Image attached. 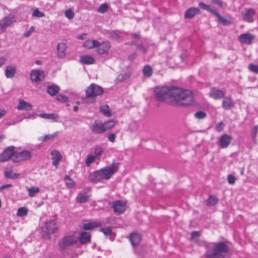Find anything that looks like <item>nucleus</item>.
<instances>
[{
	"label": "nucleus",
	"instance_id": "1",
	"mask_svg": "<svg viewBox=\"0 0 258 258\" xmlns=\"http://www.w3.org/2000/svg\"><path fill=\"white\" fill-rule=\"evenodd\" d=\"M154 95L160 101H166L169 99L173 104L178 106H188L192 104V93L189 90H182L175 87L158 86L154 88Z\"/></svg>",
	"mask_w": 258,
	"mask_h": 258
},
{
	"label": "nucleus",
	"instance_id": "2",
	"mask_svg": "<svg viewBox=\"0 0 258 258\" xmlns=\"http://www.w3.org/2000/svg\"><path fill=\"white\" fill-rule=\"evenodd\" d=\"M205 256L206 258H226L230 248L226 242H206Z\"/></svg>",
	"mask_w": 258,
	"mask_h": 258
},
{
	"label": "nucleus",
	"instance_id": "3",
	"mask_svg": "<svg viewBox=\"0 0 258 258\" xmlns=\"http://www.w3.org/2000/svg\"><path fill=\"white\" fill-rule=\"evenodd\" d=\"M118 169V165L112 163L104 168L90 173L88 176V180L92 183H97L103 180H108L117 171Z\"/></svg>",
	"mask_w": 258,
	"mask_h": 258
},
{
	"label": "nucleus",
	"instance_id": "4",
	"mask_svg": "<svg viewBox=\"0 0 258 258\" xmlns=\"http://www.w3.org/2000/svg\"><path fill=\"white\" fill-rule=\"evenodd\" d=\"M103 92V89L98 85L92 83L86 90V96L82 99L84 103L89 104L95 101V97Z\"/></svg>",
	"mask_w": 258,
	"mask_h": 258
},
{
	"label": "nucleus",
	"instance_id": "5",
	"mask_svg": "<svg viewBox=\"0 0 258 258\" xmlns=\"http://www.w3.org/2000/svg\"><path fill=\"white\" fill-rule=\"evenodd\" d=\"M57 227L55 220H52L48 222H46L45 227L42 228V236L45 239H50V234L56 232Z\"/></svg>",
	"mask_w": 258,
	"mask_h": 258
},
{
	"label": "nucleus",
	"instance_id": "6",
	"mask_svg": "<svg viewBox=\"0 0 258 258\" xmlns=\"http://www.w3.org/2000/svg\"><path fill=\"white\" fill-rule=\"evenodd\" d=\"M77 238L74 235H67L59 241L58 245L60 250H64L68 246H71L77 242Z\"/></svg>",
	"mask_w": 258,
	"mask_h": 258
},
{
	"label": "nucleus",
	"instance_id": "7",
	"mask_svg": "<svg viewBox=\"0 0 258 258\" xmlns=\"http://www.w3.org/2000/svg\"><path fill=\"white\" fill-rule=\"evenodd\" d=\"M32 158L31 152L28 150H24L19 152H16L12 158V161L15 163L30 159Z\"/></svg>",
	"mask_w": 258,
	"mask_h": 258
},
{
	"label": "nucleus",
	"instance_id": "8",
	"mask_svg": "<svg viewBox=\"0 0 258 258\" xmlns=\"http://www.w3.org/2000/svg\"><path fill=\"white\" fill-rule=\"evenodd\" d=\"M15 147L11 146L8 147L5 149L3 153L0 155V160L2 162H5L11 158H13L16 152H14Z\"/></svg>",
	"mask_w": 258,
	"mask_h": 258
},
{
	"label": "nucleus",
	"instance_id": "9",
	"mask_svg": "<svg viewBox=\"0 0 258 258\" xmlns=\"http://www.w3.org/2000/svg\"><path fill=\"white\" fill-rule=\"evenodd\" d=\"M111 48V44L109 41H104L102 43L99 42L98 46L97 47V52L100 55H104L108 56L109 51ZM107 58H109L107 56Z\"/></svg>",
	"mask_w": 258,
	"mask_h": 258
},
{
	"label": "nucleus",
	"instance_id": "10",
	"mask_svg": "<svg viewBox=\"0 0 258 258\" xmlns=\"http://www.w3.org/2000/svg\"><path fill=\"white\" fill-rule=\"evenodd\" d=\"M30 79L32 82H39L44 80L45 74L41 70H32L30 75Z\"/></svg>",
	"mask_w": 258,
	"mask_h": 258
},
{
	"label": "nucleus",
	"instance_id": "11",
	"mask_svg": "<svg viewBox=\"0 0 258 258\" xmlns=\"http://www.w3.org/2000/svg\"><path fill=\"white\" fill-rule=\"evenodd\" d=\"M111 207L116 214H120L125 210V203L122 201L118 200L112 203Z\"/></svg>",
	"mask_w": 258,
	"mask_h": 258
},
{
	"label": "nucleus",
	"instance_id": "12",
	"mask_svg": "<svg viewBox=\"0 0 258 258\" xmlns=\"http://www.w3.org/2000/svg\"><path fill=\"white\" fill-rule=\"evenodd\" d=\"M255 14V10L252 8H246L241 12V16L244 21L247 22L253 21V17Z\"/></svg>",
	"mask_w": 258,
	"mask_h": 258
},
{
	"label": "nucleus",
	"instance_id": "13",
	"mask_svg": "<svg viewBox=\"0 0 258 258\" xmlns=\"http://www.w3.org/2000/svg\"><path fill=\"white\" fill-rule=\"evenodd\" d=\"M232 140V137L228 134H225L220 136L218 143L221 148H226L229 146Z\"/></svg>",
	"mask_w": 258,
	"mask_h": 258
},
{
	"label": "nucleus",
	"instance_id": "14",
	"mask_svg": "<svg viewBox=\"0 0 258 258\" xmlns=\"http://www.w3.org/2000/svg\"><path fill=\"white\" fill-rule=\"evenodd\" d=\"M91 132L94 134H100L105 132L102 122L95 120L91 126Z\"/></svg>",
	"mask_w": 258,
	"mask_h": 258
},
{
	"label": "nucleus",
	"instance_id": "15",
	"mask_svg": "<svg viewBox=\"0 0 258 258\" xmlns=\"http://www.w3.org/2000/svg\"><path fill=\"white\" fill-rule=\"evenodd\" d=\"M209 96L214 99H221L224 97L225 92L223 90H219L216 87H212L210 89Z\"/></svg>",
	"mask_w": 258,
	"mask_h": 258
},
{
	"label": "nucleus",
	"instance_id": "16",
	"mask_svg": "<svg viewBox=\"0 0 258 258\" xmlns=\"http://www.w3.org/2000/svg\"><path fill=\"white\" fill-rule=\"evenodd\" d=\"M254 39V36L250 33H243L239 36V41L246 44H250Z\"/></svg>",
	"mask_w": 258,
	"mask_h": 258
},
{
	"label": "nucleus",
	"instance_id": "17",
	"mask_svg": "<svg viewBox=\"0 0 258 258\" xmlns=\"http://www.w3.org/2000/svg\"><path fill=\"white\" fill-rule=\"evenodd\" d=\"M201 14V11L199 8L195 7H191L188 9L185 14H184V18L185 19H192L196 15H199Z\"/></svg>",
	"mask_w": 258,
	"mask_h": 258
},
{
	"label": "nucleus",
	"instance_id": "18",
	"mask_svg": "<svg viewBox=\"0 0 258 258\" xmlns=\"http://www.w3.org/2000/svg\"><path fill=\"white\" fill-rule=\"evenodd\" d=\"M67 45L65 43L60 42L57 45V55L60 58H64L66 55Z\"/></svg>",
	"mask_w": 258,
	"mask_h": 258
},
{
	"label": "nucleus",
	"instance_id": "19",
	"mask_svg": "<svg viewBox=\"0 0 258 258\" xmlns=\"http://www.w3.org/2000/svg\"><path fill=\"white\" fill-rule=\"evenodd\" d=\"M235 105L234 101L230 97H224L222 106L225 110H229L233 108Z\"/></svg>",
	"mask_w": 258,
	"mask_h": 258
},
{
	"label": "nucleus",
	"instance_id": "20",
	"mask_svg": "<svg viewBox=\"0 0 258 258\" xmlns=\"http://www.w3.org/2000/svg\"><path fill=\"white\" fill-rule=\"evenodd\" d=\"M17 108L19 110H27L29 111L32 110V105L22 99L19 100V103L17 106Z\"/></svg>",
	"mask_w": 258,
	"mask_h": 258
},
{
	"label": "nucleus",
	"instance_id": "21",
	"mask_svg": "<svg viewBox=\"0 0 258 258\" xmlns=\"http://www.w3.org/2000/svg\"><path fill=\"white\" fill-rule=\"evenodd\" d=\"M52 156V164L57 166L59 162L61 160L62 156L60 153L57 150H53L51 152Z\"/></svg>",
	"mask_w": 258,
	"mask_h": 258
},
{
	"label": "nucleus",
	"instance_id": "22",
	"mask_svg": "<svg viewBox=\"0 0 258 258\" xmlns=\"http://www.w3.org/2000/svg\"><path fill=\"white\" fill-rule=\"evenodd\" d=\"M17 72L16 68L14 66H7L5 69V74L7 78H12Z\"/></svg>",
	"mask_w": 258,
	"mask_h": 258
},
{
	"label": "nucleus",
	"instance_id": "23",
	"mask_svg": "<svg viewBox=\"0 0 258 258\" xmlns=\"http://www.w3.org/2000/svg\"><path fill=\"white\" fill-rule=\"evenodd\" d=\"M129 238L132 245L135 247L140 242L141 235L137 233H132L130 234Z\"/></svg>",
	"mask_w": 258,
	"mask_h": 258
},
{
	"label": "nucleus",
	"instance_id": "24",
	"mask_svg": "<svg viewBox=\"0 0 258 258\" xmlns=\"http://www.w3.org/2000/svg\"><path fill=\"white\" fill-rule=\"evenodd\" d=\"M4 175L7 179H16L19 177V174L14 173L12 168L5 170Z\"/></svg>",
	"mask_w": 258,
	"mask_h": 258
},
{
	"label": "nucleus",
	"instance_id": "25",
	"mask_svg": "<svg viewBox=\"0 0 258 258\" xmlns=\"http://www.w3.org/2000/svg\"><path fill=\"white\" fill-rule=\"evenodd\" d=\"M80 61L82 63L91 64L95 63V59L90 55H83L80 57Z\"/></svg>",
	"mask_w": 258,
	"mask_h": 258
},
{
	"label": "nucleus",
	"instance_id": "26",
	"mask_svg": "<svg viewBox=\"0 0 258 258\" xmlns=\"http://www.w3.org/2000/svg\"><path fill=\"white\" fill-rule=\"evenodd\" d=\"M60 90V88L56 84H52L47 87V92L50 96H53L57 94Z\"/></svg>",
	"mask_w": 258,
	"mask_h": 258
},
{
	"label": "nucleus",
	"instance_id": "27",
	"mask_svg": "<svg viewBox=\"0 0 258 258\" xmlns=\"http://www.w3.org/2000/svg\"><path fill=\"white\" fill-rule=\"evenodd\" d=\"M99 42L93 39H88L83 43V46L87 49H93L97 48Z\"/></svg>",
	"mask_w": 258,
	"mask_h": 258
},
{
	"label": "nucleus",
	"instance_id": "28",
	"mask_svg": "<svg viewBox=\"0 0 258 258\" xmlns=\"http://www.w3.org/2000/svg\"><path fill=\"white\" fill-rule=\"evenodd\" d=\"M79 241L82 244L90 242L91 234L89 232H82L80 234Z\"/></svg>",
	"mask_w": 258,
	"mask_h": 258
},
{
	"label": "nucleus",
	"instance_id": "29",
	"mask_svg": "<svg viewBox=\"0 0 258 258\" xmlns=\"http://www.w3.org/2000/svg\"><path fill=\"white\" fill-rule=\"evenodd\" d=\"M77 201L80 203H85L88 201L89 196L85 190L80 192L77 197Z\"/></svg>",
	"mask_w": 258,
	"mask_h": 258
},
{
	"label": "nucleus",
	"instance_id": "30",
	"mask_svg": "<svg viewBox=\"0 0 258 258\" xmlns=\"http://www.w3.org/2000/svg\"><path fill=\"white\" fill-rule=\"evenodd\" d=\"M117 123V121L115 119H109L103 123L105 132L112 128Z\"/></svg>",
	"mask_w": 258,
	"mask_h": 258
},
{
	"label": "nucleus",
	"instance_id": "31",
	"mask_svg": "<svg viewBox=\"0 0 258 258\" xmlns=\"http://www.w3.org/2000/svg\"><path fill=\"white\" fill-rule=\"evenodd\" d=\"M131 76V73L129 72L120 74L117 76L115 81L117 83H120L129 79Z\"/></svg>",
	"mask_w": 258,
	"mask_h": 258
},
{
	"label": "nucleus",
	"instance_id": "32",
	"mask_svg": "<svg viewBox=\"0 0 258 258\" xmlns=\"http://www.w3.org/2000/svg\"><path fill=\"white\" fill-rule=\"evenodd\" d=\"M100 226L101 223L99 222H89L88 223L84 224L83 225V228L85 230H88L95 227H100Z\"/></svg>",
	"mask_w": 258,
	"mask_h": 258
},
{
	"label": "nucleus",
	"instance_id": "33",
	"mask_svg": "<svg viewBox=\"0 0 258 258\" xmlns=\"http://www.w3.org/2000/svg\"><path fill=\"white\" fill-rule=\"evenodd\" d=\"M38 116L43 118L52 119L54 121H56L57 119L58 118L57 115L55 113H40Z\"/></svg>",
	"mask_w": 258,
	"mask_h": 258
},
{
	"label": "nucleus",
	"instance_id": "34",
	"mask_svg": "<svg viewBox=\"0 0 258 258\" xmlns=\"http://www.w3.org/2000/svg\"><path fill=\"white\" fill-rule=\"evenodd\" d=\"M219 199L215 196L210 195L209 198L206 200V205L208 206L215 205L218 202Z\"/></svg>",
	"mask_w": 258,
	"mask_h": 258
},
{
	"label": "nucleus",
	"instance_id": "35",
	"mask_svg": "<svg viewBox=\"0 0 258 258\" xmlns=\"http://www.w3.org/2000/svg\"><path fill=\"white\" fill-rule=\"evenodd\" d=\"M64 180L65 181L67 186L68 188H72L75 186V183L74 181L72 178H71V177L69 175H66L64 176Z\"/></svg>",
	"mask_w": 258,
	"mask_h": 258
},
{
	"label": "nucleus",
	"instance_id": "36",
	"mask_svg": "<svg viewBox=\"0 0 258 258\" xmlns=\"http://www.w3.org/2000/svg\"><path fill=\"white\" fill-rule=\"evenodd\" d=\"M58 135V132H56L51 135H46L39 138V140L42 142H45L56 137Z\"/></svg>",
	"mask_w": 258,
	"mask_h": 258
},
{
	"label": "nucleus",
	"instance_id": "37",
	"mask_svg": "<svg viewBox=\"0 0 258 258\" xmlns=\"http://www.w3.org/2000/svg\"><path fill=\"white\" fill-rule=\"evenodd\" d=\"M143 73L145 76L150 77L153 73L152 68L150 66L146 65L143 68Z\"/></svg>",
	"mask_w": 258,
	"mask_h": 258
},
{
	"label": "nucleus",
	"instance_id": "38",
	"mask_svg": "<svg viewBox=\"0 0 258 258\" xmlns=\"http://www.w3.org/2000/svg\"><path fill=\"white\" fill-rule=\"evenodd\" d=\"M99 231L103 233L106 236H111L113 233L111 226L101 228Z\"/></svg>",
	"mask_w": 258,
	"mask_h": 258
},
{
	"label": "nucleus",
	"instance_id": "39",
	"mask_svg": "<svg viewBox=\"0 0 258 258\" xmlns=\"http://www.w3.org/2000/svg\"><path fill=\"white\" fill-rule=\"evenodd\" d=\"M13 23V18L9 17L5 18L3 20V23L2 25V29L9 26Z\"/></svg>",
	"mask_w": 258,
	"mask_h": 258
},
{
	"label": "nucleus",
	"instance_id": "40",
	"mask_svg": "<svg viewBox=\"0 0 258 258\" xmlns=\"http://www.w3.org/2000/svg\"><path fill=\"white\" fill-rule=\"evenodd\" d=\"M39 188L36 186H33L28 188V195L30 197H34L35 194L39 192Z\"/></svg>",
	"mask_w": 258,
	"mask_h": 258
},
{
	"label": "nucleus",
	"instance_id": "41",
	"mask_svg": "<svg viewBox=\"0 0 258 258\" xmlns=\"http://www.w3.org/2000/svg\"><path fill=\"white\" fill-rule=\"evenodd\" d=\"M95 159L96 157L95 156L91 154L88 155L85 160L86 166H89L92 163L95 161Z\"/></svg>",
	"mask_w": 258,
	"mask_h": 258
},
{
	"label": "nucleus",
	"instance_id": "42",
	"mask_svg": "<svg viewBox=\"0 0 258 258\" xmlns=\"http://www.w3.org/2000/svg\"><path fill=\"white\" fill-rule=\"evenodd\" d=\"M28 213V209L25 207H21L18 209L17 211V216L23 217L26 216Z\"/></svg>",
	"mask_w": 258,
	"mask_h": 258
},
{
	"label": "nucleus",
	"instance_id": "43",
	"mask_svg": "<svg viewBox=\"0 0 258 258\" xmlns=\"http://www.w3.org/2000/svg\"><path fill=\"white\" fill-rule=\"evenodd\" d=\"M56 99L57 101L62 102V103H68L69 102L68 97L63 95H57Z\"/></svg>",
	"mask_w": 258,
	"mask_h": 258
},
{
	"label": "nucleus",
	"instance_id": "44",
	"mask_svg": "<svg viewBox=\"0 0 258 258\" xmlns=\"http://www.w3.org/2000/svg\"><path fill=\"white\" fill-rule=\"evenodd\" d=\"M248 69L251 72L258 74V64L257 65L250 63L248 66Z\"/></svg>",
	"mask_w": 258,
	"mask_h": 258
},
{
	"label": "nucleus",
	"instance_id": "45",
	"mask_svg": "<svg viewBox=\"0 0 258 258\" xmlns=\"http://www.w3.org/2000/svg\"><path fill=\"white\" fill-rule=\"evenodd\" d=\"M195 116L196 118L198 119H203L205 118L206 117V113L202 111H199L197 112L195 114Z\"/></svg>",
	"mask_w": 258,
	"mask_h": 258
},
{
	"label": "nucleus",
	"instance_id": "46",
	"mask_svg": "<svg viewBox=\"0 0 258 258\" xmlns=\"http://www.w3.org/2000/svg\"><path fill=\"white\" fill-rule=\"evenodd\" d=\"M217 19H218V21L219 23H220V24H222L224 25H226L230 24L229 21H228L226 18L222 17L221 15H220L219 16V17L217 18Z\"/></svg>",
	"mask_w": 258,
	"mask_h": 258
},
{
	"label": "nucleus",
	"instance_id": "47",
	"mask_svg": "<svg viewBox=\"0 0 258 258\" xmlns=\"http://www.w3.org/2000/svg\"><path fill=\"white\" fill-rule=\"evenodd\" d=\"M100 111L107 117H110L111 116V112L110 110L108 109V106H106V109L103 108L102 107L100 108Z\"/></svg>",
	"mask_w": 258,
	"mask_h": 258
},
{
	"label": "nucleus",
	"instance_id": "48",
	"mask_svg": "<svg viewBox=\"0 0 258 258\" xmlns=\"http://www.w3.org/2000/svg\"><path fill=\"white\" fill-rule=\"evenodd\" d=\"M64 15L69 19H72L74 17V13L71 9L66 10Z\"/></svg>",
	"mask_w": 258,
	"mask_h": 258
},
{
	"label": "nucleus",
	"instance_id": "49",
	"mask_svg": "<svg viewBox=\"0 0 258 258\" xmlns=\"http://www.w3.org/2000/svg\"><path fill=\"white\" fill-rule=\"evenodd\" d=\"M44 14L42 12H40L37 9H35L32 13L33 17L41 18L44 17Z\"/></svg>",
	"mask_w": 258,
	"mask_h": 258
},
{
	"label": "nucleus",
	"instance_id": "50",
	"mask_svg": "<svg viewBox=\"0 0 258 258\" xmlns=\"http://www.w3.org/2000/svg\"><path fill=\"white\" fill-rule=\"evenodd\" d=\"M108 9V5L106 4H101L97 10L98 12L100 13H104Z\"/></svg>",
	"mask_w": 258,
	"mask_h": 258
},
{
	"label": "nucleus",
	"instance_id": "51",
	"mask_svg": "<svg viewBox=\"0 0 258 258\" xmlns=\"http://www.w3.org/2000/svg\"><path fill=\"white\" fill-rule=\"evenodd\" d=\"M200 234L199 232L198 231H194L191 233V239L195 241H198V239L200 237Z\"/></svg>",
	"mask_w": 258,
	"mask_h": 258
},
{
	"label": "nucleus",
	"instance_id": "52",
	"mask_svg": "<svg viewBox=\"0 0 258 258\" xmlns=\"http://www.w3.org/2000/svg\"><path fill=\"white\" fill-rule=\"evenodd\" d=\"M199 6L201 9H202L203 10H207L208 11H209V10H211V7H210V6L209 5H206L205 3H204L203 2L199 3Z\"/></svg>",
	"mask_w": 258,
	"mask_h": 258
},
{
	"label": "nucleus",
	"instance_id": "53",
	"mask_svg": "<svg viewBox=\"0 0 258 258\" xmlns=\"http://www.w3.org/2000/svg\"><path fill=\"white\" fill-rule=\"evenodd\" d=\"M108 140L111 143H114L115 141L116 135L113 133H110L107 136Z\"/></svg>",
	"mask_w": 258,
	"mask_h": 258
},
{
	"label": "nucleus",
	"instance_id": "54",
	"mask_svg": "<svg viewBox=\"0 0 258 258\" xmlns=\"http://www.w3.org/2000/svg\"><path fill=\"white\" fill-rule=\"evenodd\" d=\"M227 180L229 184H233L236 180L235 177L232 175H229L227 177Z\"/></svg>",
	"mask_w": 258,
	"mask_h": 258
},
{
	"label": "nucleus",
	"instance_id": "55",
	"mask_svg": "<svg viewBox=\"0 0 258 258\" xmlns=\"http://www.w3.org/2000/svg\"><path fill=\"white\" fill-rule=\"evenodd\" d=\"M110 37L114 39L119 38V35L116 31H112L109 33Z\"/></svg>",
	"mask_w": 258,
	"mask_h": 258
},
{
	"label": "nucleus",
	"instance_id": "56",
	"mask_svg": "<svg viewBox=\"0 0 258 258\" xmlns=\"http://www.w3.org/2000/svg\"><path fill=\"white\" fill-rule=\"evenodd\" d=\"M137 48L142 51L144 54L147 52L146 48L142 44H137Z\"/></svg>",
	"mask_w": 258,
	"mask_h": 258
},
{
	"label": "nucleus",
	"instance_id": "57",
	"mask_svg": "<svg viewBox=\"0 0 258 258\" xmlns=\"http://www.w3.org/2000/svg\"><path fill=\"white\" fill-rule=\"evenodd\" d=\"M103 152V149L101 147H98L95 149L94 153L96 156H100Z\"/></svg>",
	"mask_w": 258,
	"mask_h": 258
},
{
	"label": "nucleus",
	"instance_id": "58",
	"mask_svg": "<svg viewBox=\"0 0 258 258\" xmlns=\"http://www.w3.org/2000/svg\"><path fill=\"white\" fill-rule=\"evenodd\" d=\"M224 123L222 121L219 122L216 126V130L218 132H220L223 129Z\"/></svg>",
	"mask_w": 258,
	"mask_h": 258
},
{
	"label": "nucleus",
	"instance_id": "59",
	"mask_svg": "<svg viewBox=\"0 0 258 258\" xmlns=\"http://www.w3.org/2000/svg\"><path fill=\"white\" fill-rule=\"evenodd\" d=\"M7 61V59L5 57L1 56H0V68L3 66Z\"/></svg>",
	"mask_w": 258,
	"mask_h": 258
},
{
	"label": "nucleus",
	"instance_id": "60",
	"mask_svg": "<svg viewBox=\"0 0 258 258\" xmlns=\"http://www.w3.org/2000/svg\"><path fill=\"white\" fill-rule=\"evenodd\" d=\"M208 12H210L211 13H212L213 14H214V15H215L217 18L220 15V14L218 12V11L216 9H212L211 8V10H209Z\"/></svg>",
	"mask_w": 258,
	"mask_h": 258
},
{
	"label": "nucleus",
	"instance_id": "61",
	"mask_svg": "<svg viewBox=\"0 0 258 258\" xmlns=\"http://www.w3.org/2000/svg\"><path fill=\"white\" fill-rule=\"evenodd\" d=\"M12 186V184H4L0 186V191L4 190L5 189H6L7 188L11 187Z\"/></svg>",
	"mask_w": 258,
	"mask_h": 258
},
{
	"label": "nucleus",
	"instance_id": "62",
	"mask_svg": "<svg viewBox=\"0 0 258 258\" xmlns=\"http://www.w3.org/2000/svg\"><path fill=\"white\" fill-rule=\"evenodd\" d=\"M213 3L217 5L219 7H222V2L221 0H212Z\"/></svg>",
	"mask_w": 258,
	"mask_h": 258
},
{
	"label": "nucleus",
	"instance_id": "63",
	"mask_svg": "<svg viewBox=\"0 0 258 258\" xmlns=\"http://www.w3.org/2000/svg\"><path fill=\"white\" fill-rule=\"evenodd\" d=\"M137 53L136 52H134V53L130 54L128 56V58L130 60H133L137 57Z\"/></svg>",
	"mask_w": 258,
	"mask_h": 258
},
{
	"label": "nucleus",
	"instance_id": "64",
	"mask_svg": "<svg viewBox=\"0 0 258 258\" xmlns=\"http://www.w3.org/2000/svg\"><path fill=\"white\" fill-rule=\"evenodd\" d=\"M33 30H29L24 34V36L25 37H28L30 36L31 33H32Z\"/></svg>",
	"mask_w": 258,
	"mask_h": 258
}]
</instances>
